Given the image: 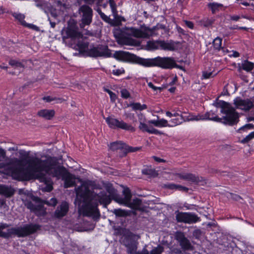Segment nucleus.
Listing matches in <instances>:
<instances>
[{"instance_id": "61", "label": "nucleus", "mask_w": 254, "mask_h": 254, "mask_svg": "<svg viewBox=\"0 0 254 254\" xmlns=\"http://www.w3.org/2000/svg\"><path fill=\"white\" fill-rule=\"evenodd\" d=\"M172 112L173 114L174 117H177L178 116H180V113H181V111L178 108H175L172 110Z\"/></svg>"}, {"instance_id": "18", "label": "nucleus", "mask_w": 254, "mask_h": 254, "mask_svg": "<svg viewBox=\"0 0 254 254\" xmlns=\"http://www.w3.org/2000/svg\"><path fill=\"white\" fill-rule=\"evenodd\" d=\"M68 203L66 201H63L59 205L54 212V216L57 218H61L66 215L68 211Z\"/></svg>"}, {"instance_id": "21", "label": "nucleus", "mask_w": 254, "mask_h": 254, "mask_svg": "<svg viewBox=\"0 0 254 254\" xmlns=\"http://www.w3.org/2000/svg\"><path fill=\"white\" fill-rule=\"evenodd\" d=\"M97 196L99 202L103 204L105 207L110 204L112 199H113L112 196L109 194H107L105 191H101L97 194Z\"/></svg>"}, {"instance_id": "23", "label": "nucleus", "mask_w": 254, "mask_h": 254, "mask_svg": "<svg viewBox=\"0 0 254 254\" xmlns=\"http://www.w3.org/2000/svg\"><path fill=\"white\" fill-rule=\"evenodd\" d=\"M55 112L54 110L43 109L39 111L37 115L46 120H51L55 116Z\"/></svg>"}, {"instance_id": "57", "label": "nucleus", "mask_w": 254, "mask_h": 254, "mask_svg": "<svg viewBox=\"0 0 254 254\" xmlns=\"http://www.w3.org/2000/svg\"><path fill=\"white\" fill-rule=\"evenodd\" d=\"M24 26L29 27L37 31L39 30V28L38 27L32 24H28L26 23V24Z\"/></svg>"}, {"instance_id": "38", "label": "nucleus", "mask_w": 254, "mask_h": 254, "mask_svg": "<svg viewBox=\"0 0 254 254\" xmlns=\"http://www.w3.org/2000/svg\"><path fill=\"white\" fill-rule=\"evenodd\" d=\"M254 138V131L251 132L249 135L246 136L241 140L243 143H246Z\"/></svg>"}, {"instance_id": "31", "label": "nucleus", "mask_w": 254, "mask_h": 254, "mask_svg": "<svg viewBox=\"0 0 254 254\" xmlns=\"http://www.w3.org/2000/svg\"><path fill=\"white\" fill-rule=\"evenodd\" d=\"M128 107L132 108L133 110L142 111L147 109V106L145 104L141 105L140 103H132L128 105Z\"/></svg>"}, {"instance_id": "62", "label": "nucleus", "mask_w": 254, "mask_h": 254, "mask_svg": "<svg viewBox=\"0 0 254 254\" xmlns=\"http://www.w3.org/2000/svg\"><path fill=\"white\" fill-rule=\"evenodd\" d=\"M131 254H149V252L146 248H144L141 251L137 252L135 251L133 252Z\"/></svg>"}, {"instance_id": "36", "label": "nucleus", "mask_w": 254, "mask_h": 254, "mask_svg": "<svg viewBox=\"0 0 254 254\" xmlns=\"http://www.w3.org/2000/svg\"><path fill=\"white\" fill-rule=\"evenodd\" d=\"M170 124H169V127H173L181 124L183 123V121L180 120L179 118L176 117L175 118L172 119L170 121Z\"/></svg>"}, {"instance_id": "34", "label": "nucleus", "mask_w": 254, "mask_h": 254, "mask_svg": "<svg viewBox=\"0 0 254 254\" xmlns=\"http://www.w3.org/2000/svg\"><path fill=\"white\" fill-rule=\"evenodd\" d=\"M222 44V39L217 37L213 41V46L215 49L220 50Z\"/></svg>"}, {"instance_id": "11", "label": "nucleus", "mask_w": 254, "mask_h": 254, "mask_svg": "<svg viewBox=\"0 0 254 254\" xmlns=\"http://www.w3.org/2000/svg\"><path fill=\"white\" fill-rule=\"evenodd\" d=\"M87 55L93 58L109 57L111 56V53L107 46L99 45L97 47H91L87 51Z\"/></svg>"}, {"instance_id": "46", "label": "nucleus", "mask_w": 254, "mask_h": 254, "mask_svg": "<svg viewBox=\"0 0 254 254\" xmlns=\"http://www.w3.org/2000/svg\"><path fill=\"white\" fill-rule=\"evenodd\" d=\"M57 6L59 7L60 9L64 10V9H65L67 8V5L65 3H63L60 0H58L56 2Z\"/></svg>"}, {"instance_id": "44", "label": "nucleus", "mask_w": 254, "mask_h": 254, "mask_svg": "<svg viewBox=\"0 0 254 254\" xmlns=\"http://www.w3.org/2000/svg\"><path fill=\"white\" fill-rule=\"evenodd\" d=\"M121 93L122 97L124 99H127L130 97V93L126 89L121 90Z\"/></svg>"}, {"instance_id": "7", "label": "nucleus", "mask_w": 254, "mask_h": 254, "mask_svg": "<svg viewBox=\"0 0 254 254\" xmlns=\"http://www.w3.org/2000/svg\"><path fill=\"white\" fill-rule=\"evenodd\" d=\"M32 200L38 204H34L31 201H26L24 202L25 206L31 211H33L38 216H44L47 212L43 204H45L50 206H55L57 203V199L55 198H52L50 200H42L38 197L33 196Z\"/></svg>"}, {"instance_id": "32", "label": "nucleus", "mask_w": 254, "mask_h": 254, "mask_svg": "<svg viewBox=\"0 0 254 254\" xmlns=\"http://www.w3.org/2000/svg\"><path fill=\"white\" fill-rule=\"evenodd\" d=\"M12 15L17 20H18L21 25L25 26L26 24V22L24 20L25 15L20 13L14 12L12 14Z\"/></svg>"}, {"instance_id": "37", "label": "nucleus", "mask_w": 254, "mask_h": 254, "mask_svg": "<svg viewBox=\"0 0 254 254\" xmlns=\"http://www.w3.org/2000/svg\"><path fill=\"white\" fill-rule=\"evenodd\" d=\"M100 17L102 18V19L104 20L105 22L111 25H113L112 19L109 16L105 15L103 12H101Z\"/></svg>"}, {"instance_id": "30", "label": "nucleus", "mask_w": 254, "mask_h": 254, "mask_svg": "<svg viewBox=\"0 0 254 254\" xmlns=\"http://www.w3.org/2000/svg\"><path fill=\"white\" fill-rule=\"evenodd\" d=\"M88 45V42L80 41H79L77 44V46L79 49L80 52L86 53V54H87V51L89 50Z\"/></svg>"}, {"instance_id": "10", "label": "nucleus", "mask_w": 254, "mask_h": 254, "mask_svg": "<svg viewBox=\"0 0 254 254\" xmlns=\"http://www.w3.org/2000/svg\"><path fill=\"white\" fill-rule=\"evenodd\" d=\"M106 122L109 127L112 128H120L126 130L134 132L135 130L134 127L128 124L123 120H119L112 117H108L105 119Z\"/></svg>"}, {"instance_id": "48", "label": "nucleus", "mask_w": 254, "mask_h": 254, "mask_svg": "<svg viewBox=\"0 0 254 254\" xmlns=\"http://www.w3.org/2000/svg\"><path fill=\"white\" fill-rule=\"evenodd\" d=\"M109 3L110 4V7L111 8L112 11L113 13H115L116 10V4L114 1V0H109Z\"/></svg>"}, {"instance_id": "12", "label": "nucleus", "mask_w": 254, "mask_h": 254, "mask_svg": "<svg viewBox=\"0 0 254 254\" xmlns=\"http://www.w3.org/2000/svg\"><path fill=\"white\" fill-rule=\"evenodd\" d=\"M178 222L192 224L200 221L197 215L190 212H178L176 215Z\"/></svg>"}, {"instance_id": "51", "label": "nucleus", "mask_w": 254, "mask_h": 254, "mask_svg": "<svg viewBox=\"0 0 254 254\" xmlns=\"http://www.w3.org/2000/svg\"><path fill=\"white\" fill-rule=\"evenodd\" d=\"M178 185L173 184V183H168L165 185V187L170 190H177Z\"/></svg>"}, {"instance_id": "28", "label": "nucleus", "mask_w": 254, "mask_h": 254, "mask_svg": "<svg viewBox=\"0 0 254 254\" xmlns=\"http://www.w3.org/2000/svg\"><path fill=\"white\" fill-rule=\"evenodd\" d=\"M240 68H242L248 72L251 71L254 67V64L250 62L248 60H245L244 62L241 64V65L239 64Z\"/></svg>"}, {"instance_id": "19", "label": "nucleus", "mask_w": 254, "mask_h": 254, "mask_svg": "<svg viewBox=\"0 0 254 254\" xmlns=\"http://www.w3.org/2000/svg\"><path fill=\"white\" fill-rule=\"evenodd\" d=\"M63 180L64 181V188H68L75 186L76 180H78L79 182H81V180L80 179L76 178L74 175L69 173V172L67 173Z\"/></svg>"}, {"instance_id": "17", "label": "nucleus", "mask_w": 254, "mask_h": 254, "mask_svg": "<svg viewBox=\"0 0 254 254\" xmlns=\"http://www.w3.org/2000/svg\"><path fill=\"white\" fill-rule=\"evenodd\" d=\"M160 49L164 51H175L178 49V45L179 42H175L173 40L165 41L161 40Z\"/></svg>"}, {"instance_id": "41", "label": "nucleus", "mask_w": 254, "mask_h": 254, "mask_svg": "<svg viewBox=\"0 0 254 254\" xmlns=\"http://www.w3.org/2000/svg\"><path fill=\"white\" fill-rule=\"evenodd\" d=\"M139 128L143 131H146L147 132L148 130H149L150 129L146 124L143 123L141 121H140Z\"/></svg>"}, {"instance_id": "47", "label": "nucleus", "mask_w": 254, "mask_h": 254, "mask_svg": "<svg viewBox=\"0 0 254 254\" xmlns=\"http://www.w3.org/2000/svg\"><path fill=\"white\" fill-rule=\"evenodd\" d=\"M9 64H10L12 66H15L17 67H22V64L21 63H20L16 60H10L9 62Z\"/></svg>"}, {"instance_id": "2", "label": "nucleus", "mask_w": 254, "mask_h": 254, "mask_svg": "<svg viewBox=\"0 0 254 254\" xmlns=\"http://www.w3.org/2000/svg\"><path fill=\"white\" fill-rule=\"evenodd\" d=\"M116 59L124 61H135L138 64L146 66H158L163 69H172L174 67L182 68L178 65L173 57H157L153 59H143L124 51L116 52L114 54Z\"/></svg>"}, {"instance_id": "52", "label": "nucleus", "mask_w": 254, "mask_h": 254, "mask_svg": "<svg viewBox=\"0 0 254 254\" xmlns=\"http://www.w3.org/2000/svg\"><path fill=\"white\" fill-rule=\"evenodd\" d=\"M43 100L47 102H50L51 101L57 100V98H53L51 96H48L44 97L43 98ZM58 100H61V99L59 98V99H58Z\"/></svg>"}, {"instance_id": "63", "label": "nucleus", "mask_w": 254, "mask_h": 254, "mask_svg": "<svg viewBox=\"0 0 254 254\" xmlns=\"http://www.w3.org/2000/svg\"><path fill=\"white\" fill-rule=\"evenodd\" d=\"M36 2V6L41 8L42 9H44V6L45 5V3L43 2L42 1H35Z\"/></svg>"}, {"instance_id": "3", "label": "nucleus", "mask_w": 254, "mask_h": 254, "mask_svg": "<svg viewBox=\"0 0 254 254\" xmlns=\"http://www.w3.org/2000/svg\"><path fill=\"white\" fill-rule=\"evenodd\" d=\"M76 195L75 200L79 201V205L83 203V215L92 217L94 220H97L100 217L99 211L97 208L98 203L93 199L95 194L89 187L87 182H82L81 186L75 188Z\"/></svg>"}, {"instance_id": "35", "label": "nucleus", "mask_w": 254, "mask_h": 254, "mask_svg": "<svg viewBox=\"0 0 254 254\" xmlns=\"http://www.w3.org/2000/svg\"><path fill=\"white\" fill-rule=\"evenodd\" d=\"M164 251V247L161 245H158L157 247L153 248L151 251L150 254H160Z\"/></svg>"}, {"instance_id": "29", "label": "nucleus", "mask_w": 254, "mask_h": 254, "mask_svg": "<svg viewBox=\"0 0 254 254\" xmlns=\"http://www.w3.org/2000/svg\"><path fill=\"white\" fill-rule=\"evenodd\" d=\"M161 40L150 41L147 42V46L150 50H155L160 49Z\"/></svg>"}, {"instance_id": "25", "label": "nucleus", "mask_w": 254, "mask_h": 254, "mask_svg": "<svg viewBox=\"0 0 254 254\" xmlns=\"http://www.w3.org/2000/svg\"><path fill=\"white\" fill-rule=\"evenodd\" d=\"M125 146H126V143L121 141L113 142L111 143L110 144V148L111 149L114 151L121 150L123 152V154H124Z\"/></svg>"}, {"instance_id": "5", "label": "nucleus", "mask_w": 254, "mask_h": 254, "mask_svg": "<svg viewBox=\"0 0 254 254\" xmlns=\"http://www.w3.org/2000/svg\"><path fill=\"white\" fill-rule=\"evenodd\" d=\"M9 225L6 223H0V237L5 239L17 236L24 237L36 232L40 229V226L37 224H26L23 227H12L7 229Z\"/></svg>"}, {"instance_id": "59", "label": "nucleus", "mask_w": 254, "mask_h": 254, "mask_svg": "<svg viewBox=\"0 0 254 254\" xmlns=\"http://www.w3.org/2000/svg\"><path fill=\"white\" fill-rule=\"evenodd\" d=\"M125 72L123 69H117L113 70V73L116 75H119Z\"/></svg>"}, {"instance_id": "43", "label": "nucleus", "mask_w": 254, "mask_h": 254, "mask_svg": "<svg viewBox=\"0 0 254 254\" xmlns=\"http://www.w3.org/2000/svg\"><path fill=\"white\" fill-rule=\"evenodd\" d=\"M142 173L146 175H149L150 176H154L155 171L152 169H144L142 171Z\"/></svg>"}, {"instance_id": "55", "label": "nucleus", "mask_w": 254, "mask_h": 254, "mask_svg": "<svg viewBox=\"0 0 254 254\" xmlns=\"http://www.w3.org/2000/svg\"><path fill=\"white\" fill-rule=\"evenodd\" d=\"M212 72L203 71L202 77L204 79L209 78L212 76Z\"/></svg>"}, {"instance_id": "20", "label": "nucleus", "mask_w": 254, "mask_h": 254, "mask_svg": "<svg viewBox=\"0 0 254 254\" xmlns=\"http://www.w3.org/2000/svg\"><path fill=\"white\" fill-rule=\"evenodd\" d=\"M65 33L66 36H64L63 39H64L65 38H70L72 40H79L82 39L83 36L82 34L80 32L72 28H67Z\"/></svg>"}, {"instance_id": "50", "label": "nucleus", "mask_w": 254, "mask_h": 254, "mask_svg": "<svg viewBox=\"0 0 254 254\" xmlns=\"http://www.w3.org/2000/svg\"><path fill=\"white\" fill-rule=\"evenodd\" d=\"M230 198L235 201L243 200V198L240 195L232 193H230Z\"/></svg>"}, {"instance_id": "13", "label": "nucleus", "mask_w": 254, "mask_h": 254, "mask_svg": "<svg viewBox=\"0 0 254 254\" xmlns=\"http://www.w3.org/2000/svg\"><path fill=\"white\" fill-rule=\"evenodd\" d=\"M175 238L177 241L182 249L184 251H193V246L190 241L186 237L184 233L181 231H177L175 234Z\"/></svg>"}, {"instance_id": "22", "label": "nucleus", "mask_w": 254, "mask_h": 254, "mask_svg": "<svg viewBox=\"0 0 254 254\" xmlns=\"http://www.w3.org/2000/svg\"><path fill=\"white\" fill-rule=\"evenodd\" d=\"M15 192V190L11 187L0 185V194L8 198L11 197Z\"/></svg>"}, {"instance_id": "16", "label": "nucleus", "mask_w": 254, "mask_h": 254, "mask_svg": "<svg viewBox=\"0 0 254 254\" xmlns=\"http://www.w3.org/2000/svg\"><path fill=\"white\" fill-rule=\"evenodd\" d=\"M176 175L180 179L190 182L196 184H198L203 180V178L192 173H177Z\"/></svg>"}, {"instance_id": "6", "label": "nucleus", "mask_w": 254, "mask_h": 254, "mask_svg": "<svg viewBox=\"0 0 254 254\" xmlns=\"http://www.w3.org/2000/svg\"><path fill=\"white\" fill-rule=\"evenodd\" d=\"M216 106L221 108V113L225 115V116L222 117L223 124L233 126L239 122V114L229 103L224 101H219L216 103Z\"/></svg>"}, {"instance_id": "27", "label": "nucleus", "mask_w": 254, "mask_h": 254, "mask_svg": "<svg viewBox=\"0 0 254 254\" xmlns=\"http://www.w3.org/2000/svg\"><path fill=\"white\" fill-rule=\"evenodd\" d=\"M148 123L149 124H153L154 126L157 127H169L170 126L168 121L164 119H161L159 120H150L148 121Z\"/></svg>"}, {"instance_id": "53", "label": "nucleus", "mask_w": 254, "mask_h": 254, "mask_svg": "<svg viewBox=\"0 0 254 254\" xmlns=\"http://www.w3.org/2000/svg\"><path fill=\"white\" fill-rule=\"evenodd\" d=\"M105 90L110 95V98L112 101L115 100L116 99V95L114 93L109 89H106Z\"/></svg>"}, {"instance_id": "49", "label": "nucleus", "mask_w": 254, "mask_h": 254, "mask_svg": "<svg viewBox=\"0 0 254 254\" xmlns=\"http://www.w3.org/2000/svg\"><path fill=\"white\" fill-rule=\"evenodd\" d=\"M202 234V232L199 229H195L193 231L192 233V235L196 239H199Z\"/></svg>"}, {"instance_id": "26", "label": "nucleus", "mask_w": 254, "mask_h": 254, "mask_svg": "<svg viewBox=\"0 0 254 254\" xmlns=\"http://www.w3.org/2000/svg\"><path fill=\"white\" fill-rule=\"evenodd\" d=\"M106 189L107 191L109 193L113 199L117 202V199L122 198V197H120L117 193V190L115 189L112 185L110 184H108L106 186Z\"/></svg>"}, {"instance_id": "33", "label": "nucleus", "mask_w": 254, "mask_h": 254, "mask_svg": "<svg viewBox=\"0 0 254 254\" xmlns=\"http://www.w3.org/2000/svg\"><path fill=\"white\" fill-rule=\"evenodd\" d=\"M139 149L140 148L139 147H133L129 146L126 144V146H125V150L124 151V154L121 155V157H122L126 156L128 152H134L139 150Z\"/></svg>"}, {"instance_id": "9", "label": "nucleus", "mask_w": 254, "mask_h": 254, "mask_svg": "<svg viewBox=\"0 0 254 254\" xmlns=\"http://www.w3.org/2000/svg\"><path fill=\"white\" fill-rule=\"evenodd\" d=\"M123 193L124 197L122 198L117 199L118 203L124 204L132 209H137L140 206L141 204V201L140 199L136 198L131 201V194L130 190L128 188L124 189Z\"/></svg>"}, {"instance_id": "60", "label": "nucleus", "mask_w": 254, "mask_h": 254, "mask_svg": "<svg viewBox=\"0 0 254 254\" xmlns=\"http://www.w3.org/2000/svg\"><path fill=\"white\" fill-rule=\"evenodd\" d=\"M177 190L182 191L188 192L189 189L187 187L178 185Z\"/></svg>"}, {"instance_id": "56", "label": "nucleus", "mask_w": 254, "mask_h": 254, "mask_svg": "<svg viewBox=\"0 0 254 254\" xmlns=\"http://www.w3.org/2000/svg\"><path fill=\"white\" fill-rule=\"evenodd\" d=\"M148 132L152 134H161L162 133L159 130H157V129H155L154 128H152L151 129H149V130H148Z\"/></svg>"}, {"instance_id": "58", "label": "nucleus", "mask_w": 254, "mask_h": 254, "mask_svg": "<svg viewBox=\"0 0 254 254\" xmlns=\"http://www.w3.org/2000/svg\"><path fill=\"white\" fill-rule=\"evenodd\" d=\"M170 254H183L182 251L179 249L174 248L171 250Z\"/></svg>"}, {"instance_id": "64", "label": "nucleus", "mask_w": 254, "mask_h": 254, "mask_svg": "<svg viewBox=\"0 0 254 254\" xmlns=\"http://www.w3.org/2000/svg\"><path fill=\"white\" fill-rule=\"evenodd\" d=\"M36 2V6L41 8L42 9H44V6L45 5V3L43 2L42 1H35Z\"/></svg>"}, {"instance_id": "54", "label": "nucleus", "mask_w": 254, "mask_h": 254, "mask_svg": "<svg viewBox=\"0 0 254 254\" xmlns=\"http://www.w3.org/2000/svg\"><path fill=\"white\" fill-rule=\"evenodd\" d=\"M178 117H180V120L182 121L183 122H189L191 120L194 119L193 118H190V117H185L183 116L182 114H180V116H178Z\"/></svg>"}, {"instance_id": "15", "label": "nucleus", "mask_w": 254, "mask_h": 254, "mask_svg": "<svg viewBox=\"0 0 254 254\" xmlns=\"http://www.w3.org/2000/svg\"><path fill=\"white\" fill-rule=\"evenodd\" d=\"M121 243L127 248L128 254H131L136 251L137 246L135 241L130 237L126 236L121 240Z\"/></svg>"}, {"instance_id": "14", "label": "nucleus", "mask_w": 254, "mask_h": 254, "mask_svg": "<svg viewBox=\"0 0 254 254\" xmlns=\"http://www.w3.org/2000/svg\"><path fill=\"white\" fill-rule=\"evenodd\" d=\"M234 104L236 108L245 111H249L254 107V103L250 99H242L237 97L234 100Z\"/></svg>"}, {"instance_id": "40", "label": "nucleus", "mask_w": 254, "mask_h": 254, "mask_svg": "<svg viewBox=\"0 0 254 254\" xmlns=\"http://www.w3.org/2000/svg\"><path fill=\"white\" fill-rule=\"evenodd\" d=\"M254 128V125L252 124H248L244 125V126L238 129V131H240L241 130H244L245 131L247 129H251Z\"/></svg>"}, {"instance_id": "42", "label": "nucleus", "mask_w": 254, "mask_h": 254, "mask_svg": "<svg viewBox=\"0 0 254 254\" xmlns=\"http://www.w3.org/2000/svg\"><path fill=\"white\" fill-rule=\"evenodd\" d=\"M213 22V21L212 20L209 19H203L201 21V24L203 26L207 27L211 26Z\"/></svg>"}, {"instance_id": "4", "label": "nucleus", "mask_w": 254, "mask_h": 254, "mask_svg": "<svg viewBox=\"0 0 254 254\" xmlns=\"http://www.w3.org/2000/svg\"><path fill=\"white\" fill-rule=\"evenodd\" d=\"M165 26L162 24H159L152 28L148 27L144 28V30L134 28H125L121 29L115 34V37L118 44L128 46H138L140 43L133 39L129 36H132L138 38H146L153 35L154 32L158 29H165Z\"/></svg>"}, {"instance_id": "8", "label": "nucleus", "mask_w": 254, "mask_h": 254, "mask_svg": "<svg viewBox=\"0 0 254 254\" xmlns=\"http://www.w3.org/2000/svg\"><path fill=\"white\" fill-rule=\"evenodd\" d=\"M78 13L81 17L80 27L84 28L86 25H89L92 21L93 10L88 5L83 4L78 9Z\"/></svg>"}, {"instance_id": "45", "label": "nucleus", "mask_w": 254, "mask_h": 254, "mask_svg": "<svg viewBox=\"0 0 254 254\" xmlns=\"http://www.w3.org/2000/svg\"><path fill=\"white\" fill-rule=\"evenodd\" d=\"M84 1L86 4L89 5H92L94 3L96 2L97 4L100 5V3L102 2L103 0H82Z\"/></svg>"}, {"instance_id": "39", "label": "nucleus", "mask_w": 254, "mask_h": 254, "mask_svg": "<svg viewBox=\"0 0 254 254\" xmlns=\"http://www.w3.org/2000/svg\"><path fill=\"white\" fill-rule=\"evenodd\" d=\"M114 214H115L117 216H124L126 215V212L125 211L121 209H114L113 211Z\"/></svg>"}, {"instance_id": "1", "label": "nucleus", "mask_w": 254, "mask_h": 254, "mask_svg": "<svg viewBox=\"0 0 254 254\" xmlns=\"http://www.w3.org/2000/svg\"><path fill=\"white\" fill-rule=\"evenodd\" d=\"M21 165L20 160L14 158L11 160L8 167L11 176L15 179L27 181L35 178L45 182L46 174L63 179L68 172L63 166L56 167V160L50 156H46L44 159L38 157L30 159L28 165L30 172L26 171Z\"/></svg>"}, {"instance_id": "24", "label": "nucleus", "mask_w": 254, "mask_h": 254, "mask_svg": "<svg viewBox=\"0 0 254 254\" xmlns=\"http://www.w3.org/2000/svg\"><path fill=\"white\" fill-rule=\"evenodd\" d=\"M214 113L212 111L207 112L204 116H201L202 120H209L223 124V119L222 118H219L217 116H214Z\"/></svg>"}]
</instances>
